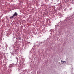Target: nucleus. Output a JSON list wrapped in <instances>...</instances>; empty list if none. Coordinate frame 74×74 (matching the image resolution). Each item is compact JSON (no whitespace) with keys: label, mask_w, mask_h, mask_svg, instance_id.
Returning a JSON list of instances; mask_svg holds the SVG:
<instances>
[{"label":"nucleus","mask_w":74,"mask_h":74,"mask_svg":"<svg viewBox=\"0 0 74 74\" xmlns=\"http://www.w3.org/2000/svg\"><path fill=\"white\" fill-rule=\"evenodd\" d=\"M61 62L62 63V64H64V63H66V62L65 61H61Z\"/></svg>","instance_id":"f03ea898"},{"label":"nucleus","mask_w":74,"mask_h":74,"mask_svg":"<svg viewBox=\"0 0 74 74\" xmlns=\"http://www.w3.org/2000/svg\"><path fill=\"white\" fill-rule=\"evenodd\" d=\"M18 16V13H17L16 12L15 13L13 14V15L10 18V19H13V18H14L15 16Z\"/></svg>","instance_id":"f257e3e1"}]
</instances>
